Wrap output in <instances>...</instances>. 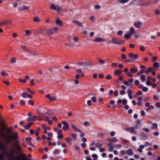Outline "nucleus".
Wrapping results in <instances>:
<instances>
[{
	"mask_svg": "<svg viewBox=\"0 0 160 160\" xmlns=\"http://www.w3.org/2000/svg\"><path fill=\"white\" fill-rule=\"evenodd\" d=\"M144 73H146V71L143 69H142L140 70V72L138 73V75H140L141 74H143Z\"/></svg>",
	"mask_w": 160,
	"mask_h": 160,
	"instance_id": "obj_48",
	"label": "nucleus"
},
{
	"mask_svg": "<svg viewBox=\"0 0 160 160\" xmlns=\"http://www.w3.org/2000/svg\"><path fill=\"white\" fill-rule=\"evenodd\" d=\"M95 146L98 148H99L102 146V144L99 143H96L95 144Z\"/></svg>",
	"mask_w": 160,
	"mask_h": 160,
	"instance_id": "obj_37",
	"label": "nucleus"
},
{
	"mask_svg": "<svg viewBox=\"0 0 160 160\" xmlns=\"http://www.w3.org/2000/svg\"><path fill=\"white\" fill-rule=\"evenodd\" d=\"M62 124L64 125V126H69V124L66 121H62Z\"/></svg>",
	"mask_w": 160,
	"mask_h": 160,
	"instance_id": "obj_46",
	"label": "nucleus"
},
{
	"mask_svg": "<svg viewBox=\"0 0 160 160\" xmlns=\"http://www.w3.org/2000/svg\"><path fill=\"white\" fill-rule=\"evenodd\" d=\"M37 118V117L36 115H33L31 117V119L32 121H34Z\"/></svg>",
	"mask_w": 160,
	"mask_h": 160,
	"instance_id": "obj_42",
	"label": "nucleus"
},
{
	"mask_svg": "<svg viewBox=\"0 0 160 160\" xmlns=\"http://www.w3.org/2000/svg\"><path fill=\"white\" fill-rule=\"evenodd\" d=\"M135 33V28L132 27L129 30V35L130 36H132Z\"/></svg>",
	"mask_w": 160,
	"mask_h": 160,
	"instance_id": "obj_14",
	"label": "nucleus"
},
{
	"mask_svg": "<svg viewBox=\"0 0 160 160\" xmlns=\"http://www.w3.org/2000/svg\"><path fill=\"white\" fill-rule=\"evenodd\" d=\"M21 157H22L23 159L22 160H25V158H27L26 155L23 153H22L21 154L20 156H18L17 157L14 156V157H12V158L11 160H21Z\"/></svg>",
	"mask_w": 160,
	"mask_h": 160,
	"instance_id": "obj_7",
	"label": "nucleus"
},
{
	"mask_svg": "<svg viewBox=\"0 0 160 160\" xmlns=\"http://www.w3.org/2000/svg\"><path fill=\"white\" fill-rule=\"evenodd\" d=\"M28 103L32 106H33L34 105V102L32 100H30L28 102Z\"/></svg>",
	"mask_w": 160,
	"mask_h": 160,
	"instance_id": "obj_51",
	"label": "nucleus"
},
{
	"mask_svg": "<svg viewBox=\"0 0 160 160\" xmlns=\"http://www.w3.org/2000/svg\"><path fill=\"white\" fill-rule=\"evenodd\" d=\"M56 29L55 28H49L46 31V32L48 34H52L56 32Z\"/></svg>",
	"mask_w": 160,
	"mask_h": 160,
	"instance_id": "obj_11",
	"label": "nucleus"
},
{
	"mask_svg": "<svg viewBox=\"0 0 160 160\" xmlns=\"http://www.w3.org/2000/svg\"><path fill=\"white\" fill-rule=\"evenodd\" d=\"M91 100L92 102H96V98L95 97H92Z\"/></svg>",
	"mask_w": 160,
	"mask_h": 160,
	"instance_id": "obj_54",
	"label": "nucleus"
},
{
	"mask_svg": "<svg viewBox=\"0 0 160 160\" xmlns=\"http://www.w3.org/2000/svg\"><path fill=\"white\" fill-rule=\"evenodd\" d=\"M153 99L155 100H158L159 99V98L157 95H154L153 96Z\"/></svg>",
	"mask_w": 160,
	"mask_h": 160,
	"instance_id": "obj_62",
	"label": "nucleus"
},
{
	"mask_svg": "<svg viewBox=\"0 0 160 160\" xmlns=\"http://www.w3.org/2000/svg\"><path fill=\"white\" fill-rule=\"evenodd\" d=\"M50 8L51 9L57 11H60L61 10V7L57 5L55 6L54 4H52L50 5Z\"/></svg>",
	"mask_w": 160,
	"mask_h": 160,
	"instance_id": "obj_8",
	"label": "nucleus"
},
{
	"mask_svg": "<svg viewBox=\"0 0 160 160\" xmlns=\"http://www.w3.org/2000/svg\"><path fill=\"white\" fill-rule=\"evenodd\" d=\"M27 94L25 92H23L21 94L22 97L23 98H26L27 97Z\"/></svg>",
	"mask_w": 160,
	"mask_h": 160,
	"instance_id": "obj_59",
	"label": "nucleus"
},
{
	"mask_svg": "<svg viewBox=\"0 0 160 160\" xmlns=\"http://www.w3.org/2000/svg\"><path fill=\"white\" fill-rule=\"evenodd\" d=\"M16 58H13L11 59L10 62L12 63H14L16 62Z\"/></svg>",
	"mask_w": 160,
	"mask_h": 160,
	"instance_id": "obj_45",
	"label": "nucleus"
},
{
	"mask_svg": "<svg viewBox=\"0 0 160 160\" xmlns=\"http://www.w3.org/2000/svg\"><path fill=\"white\" fill-rule=\"evenodd\" d=\"M22 10H23V11L25 10H27L29 9L30 7L29 6H27L25 5H23L22 6Z\"/></svg>",
	"mask_w": 160,
	"mask_h": 160,
	"instance_id": "obj_38",
	"label": "nucleus"
},
{
	"mask_svg": "<svg viewBox=\"0 0 160 160\" xmlns=\"http://www.w3.org/2000/svg\"><path fill=\"white\" fill-rule=\"evenodd\" d=\"M148 88L147 87H143L142 88V90L144 92H146L148 91Z\"/></svg>",
	"mask_w": 160,
	"mask_h": 160,
	"instance_id": "obj_58",
	"label": "nucleus"
},
{
	"mask_svg": "<svg viewBox=\"0 0 160 160\" xmlns=\"http://www.w3.org/2000/svg\"><path fill=\"white\" fill-rule=\"evenodd\" d=\"M137 100L138 102L136 103V101L135 100H133L132 101V103L133 105H137L139 106H142V98L141 97H139L137 98Z\"/></svg>",
	"mask_w": 160,
	"mask_h": 160,
	"instance_id": "obj_5",
	"label": "nucleus"
},
{
	"mask_svg": "<svg viewBox=\"0 0 160 160\" xmlns=\"http://www.w3.org/2000/svg\"><path fill=\"white\" fill-rule=\"evenodd\" d=\"M5 128L0 129V137L3 139L5 141V144L8 145L11 142L12 140H13L15 142L18 143V133L15 132L13 135L8 134L4 132Z\"/></svg>",
	"mask_w": 160,
	"mask_h": 160,
	"instance_id": "obj_1",
	"label": "nucleus"
},
{
	"mask_svg": "<svg viewBox=\"0 0 160 160\" xmlns=\"http://www.w3.org/2000/svg\"><path fill=\"white\" fill-rule=\"evenodd\" d=\"M139 49L142 51H145V48L143 46H141L139 47Z\"/></svg>",
	"mask_w": 160,
	"mask_h": 160,
	"instance_id": "obj_64",
	"label": "nucleus"
},
{
	"mask_svg": "<svg viewBox=\"0 0 160 160\" xmlns=\"http://www.w3.org/2000/svg\"><path fill=\"white\" fill-rule=\"evenodd\" d=\"M123 71L125 73H127V75L129 77H133V75L132 74L128 72V68H125L123 70Z\"/></svg>",
	"mask_w": 160,
	"mask_h": 160,
	"instance_id": "obj_16",
	"label": "nucleus"
},
{
	"mask_svg": "<svg viewBox=\"0 0 160 160\" xmlns=\"http://www.w3.org/2000/svg\"><path fill=\"white\" fill-rule=\"evenodd\" d=\"M140 136L141 139L142 140H145L147 139L148 138V136L145 133L143 132L140 134Z\"/></svg>",
	"mask_w": 160,
	"mask_h": 160,
	"instance_id": "obj_13",
	"label": "nucleus"
},
{
	"mask_svg": "<svg viewBox=\"0 0 160 160\" xmlns=\"http://www.w3.org/2000/svg\"><path fill=\"white\" fill-rule=\"evenodd\" d=\"M131 36H130L129 34H126L124 35V38L126 39H128L131 38Z\"/></svg>",
	"mask_w": 160,
	"mask_h": 160,
	"instance_id": "obj_44",
	"label": "nucleus"
},
{
	"mask_svg": "<svg viewBox=\"0 0 160 160\" xmlns=\"http://www.w3.org/2000/svg\"><path fill=\"white\" fill-rule=\"evenodd\" d=\"M72 140V138L70 137H68L65 138V140L67 142V143L70 145L72 144V142H70Z\"/></svg>",
	"mask_w": 160,
	"mask_h": 160,
	"instance_id": "obj_22",
	"label": "nucleus"
},
{
	"mask_svg": "<svg viewBox=\"0 0 160 160\" xmlns=\"http://www.w3.org/2000/svg\"><path fill=\"white\" fill-rule=\"evenodd\" d=\"M4 128H5L4 130L5 129H6V131L7 132V134H10L11 133V132H12V130L11 129V128H6L5 127H2L1 128L3 129Z\"/></svg>",
	"mask_w": 160,
	"mask_h": 160,
	"instance_id": "obj_25",
	"label": "nucleus"
},
{
	"mask_svg": "<svg viewBox=\"0 0 160 160\" xmlns=\"http://www.w3.org/2000/svg\"><path fill=\"white\" fill-rule=\"evenodd\" d=\"M133 92V91L130 89H128L127 90V93L128 95L129 94H131Z\"/></svg>",
	"mask_w": 160,
	"mask_h": 160,
	"instance_id": "obj_47",
	"label": "nucleus"
},
{
	"mask_svg": "<svg viewBox=\"0 0 160 160\" xmlns=\"http://www.w3.org/2000/svg\"><path fill=\"white\" fill-rule=\"evenodd\" d=\"M125 91L124 90H121L119 92V93L121 95H123L125 93Z\"/></svg>",
	"mask_w": 160,
	"mask_h": 160,
	"instance_id": "obj_60",
	"label": "nucleus"
},
{
	"mask_svg": "<svg viewBox=\"0 0 160 160\" xmlns=\"http://www.w3.org/2000/svg\"><path fill=\"white\" fill-rule=\"evenodd\" d=\"M127 154H128L129 155H132L133 154V152L132 149H129L128 150H127Z\"/></svg>",
	"mask_w": 160,
	"mask_h": 160,
	"instance_id": "obj_29",
	"label": "nucleus"
},
{
	"mask_svg": "<svg viewBox=\"0 0 160 160\" xmlns=\"http://www.w3.org/2000/svg\"><path fill=\"white\" fill-rule=\"evenodd\" d=\"M118 2L123 4L128 2L129 0H117Z\"/></svg>",
	"mask_w": 160,
	"mask_h": 160,
	"instance_id": "obj_31",
	"label": "nucleus"
},
{
	"mask_svg": "<svg viewBox=\"0 0 160 160\" xmlns=\"http://www.w3.org/2000/svg\"><path fill=\"white\" fill-rule=\"evenodd\" d=\"M107 145L109 146L108 149V151L110 152H112L113 150V145L111 144L110 143H109Z\"/></svg>",
	"mask_w": 160,
	"mask_h": 160,
	"instance_id": "obj_24",
	"label": "nucleus"
},
{
	"mask_svg": "<svg viewBox=\"0 0 160 160\" xmlns=\"http://www.w3.org/2000/svg\"><path fill=\"white\" fill-rule=\"evenodd\" d=\"M56 23L59 26H61L62 24V22L61 20L57 19L56 20Z\"/></svg>",
	"mask_w": 160,
	"mask_h": 160,
	"instance_id": "obj_32",
	"label": "nucleus"
},
{
	"mask_svg": "<svg viewBox=\"0 0 160 160\" xmlns=\"http://www.w3.org/2000/svg\"><path fill=\"white\" fill-rule=\"evenodd\" d=\"M160 67V64L159 62H156L153 64V67L154 68H158Z\"/></svg>",
	"mask_w": 160,
	"mask_h": 160,
	"instance_id": "obj_28",
	"label": "nucleus"
},
{
	"mask_svg": "<svg viewBox=\"0 0 160 160\" xmlns=\"http://www.w3.org/2000/svg\"><path fill=\"white\" fill-rule=\"evenodd\" d=\"M128 56L132 58L131 60L128 59L127 61L128 62H134L135 59L138 58V54H134L132 53H130L128 54Z\"/></svg>",
	"mask_w": 160,
	"mask_h": 160,
	"instance_id": "obj_3",
	"label": "nucleus"
},
{
	"mask_svg": "<svg viewBox=\"0 0 160 160\" xmlns=\"http://www.w3.org/2000/svg\"><path fill=\"white\" fill-rule=\"evenodd\" d=\"M130 73H137L138 71V69L136 66H134L130 69Z\"/></svg>",
	"mask_w": 160,
	"mask_h": 160,
	"instance_id": "obj_12",
	"label": "nucleus"
},
{
	"mask_svg": "<svg viewBox=\"0 0 160 160\" xmlns=\"http://www.w3.org/2000/svg\"><path fill=\"white\" fill-rule=\"evenodd\" d=\"M47 110V108L41 106L39 107V108L37 110L38 112L42 115L45 113Z\"/></svg>",
	"mask_w": 160,
	"mask_h": 160,
	"instance_id": "obj_6",
	"label": "nucleus"
},
{
	"mask_svg": "<svg viewBox=\"0 0 160 160\" xmlns=\"http://www.w3.org/2000/svg\"><path fill=\"white\" fill-rule=\"evenodd\" d=\"M125 130L130 132L131 133L136 134L137 132L134 130V128L133 127H132L130 128H126L125 129Z\"/></svg>",
	"mask_w": 160,
	"mask_h": 160,
	"instance_id": "obj_10",
	"label": "nucleus"
},
{
	"mask_svg": "<svg viewBox=\"0 0 160 160\" xmlns=\"http://www.w3.org/2000/svg\"><path fill=\"white\" fill-rule=\"evenodd\" d=\"M127 100L125 99H124L122 101V102L123 105H126L127 104Z\"/></svg>",
	"mask_w": 160,
	"mask_h": 160,
	"instance_id": "obj_55",
	"label": "nucleus"
},
{
	"mask_svg": "<svg viewBox=\"0 0 160 160\" xmlns=\"http://www.w3.org/2000/svg\"><path fill=\"white\" fill-rule=\"evenodd\" d=\"M33 21L35 22H39V19L37 17H34L33 18Z\"/></svg>",
	"mask_w": 160,
	"mask_h": 160,
	"instance_id": "obj_43",
	"label": "nucleus"
},
{
	"mask_svg": "<svg viewBox=\"0 0 160 160\" xmlns=\"http://www.w3.org/2000/svg\"><path fill=\"white\" fill-rule=\"evenodd\" d=\"M152 70V67H150L148 68L146 70V73L148 74L150 72H151Z\"/></svg>",
	"mask_w": 160,
	"mask_h": 160,
	"instance_id": "obj_34",
	"label": "nucleus"
},
{
	"mask_svg": "<svg viewBox=\"0 0 160 160\" xmlns=\"http://www.w3.org/2000/svg\"><path fill=\"white\" fill-rule=\"evenodd\" d=\"M124 43V42L123 41L115 38H112V40H110L109 42V43L111 44H123Z\"/></svg>",
	"mask_w": 160,
	"mask_h": 160,
	"instance_id": "obj_2",
	"label": "nucleus"
},
{
	"mask_svg": "<svg viewBox=\"0 0 160 160\" xmlns=\"http://www.w3.org/2000/svg\"><path fill=\"white\" fill-rule=\"evenodd\" d=\"M135 84L136 86H139L140 84L139 81L137 80H135Z\"/></svg>",
	"mask_w": 160,
	"mask_h": 160,
	"instance_id": "obj_61",
	"label": "nucleus"
},
{
	"mask_svg": "<svg viewBox=\"0 0 160 160\" xmlns=\"http://www.w3.org/2000/svg\"><path fill=\"white\" fill-rule=\"evenodd\" d=\"M112 77L110 75H108L106 76V78L108 80H110L112 79Z\"/></svg>",
	"mask_w": 160,
	"mask_h": 160,
	"instance_id": "obj_49",
	"label": "nucleus"
},
{
	"mask_svg": "<svg viewBox=\"0 0 160 160\" xmlns=\"http://www.w3.org/2000/svg\"><path fill=\"white\" fill-rule=\"evenodd\" d=\"M16 152L15 150L12 149L10 150L9 152H5L4 155H6L8 158L10 159V160H11L12 158V157L14 156V154Z\"/></svg>",
	"mask_w": 160,
	"mask_h": 160,
	"instance_id": "obj_4",
	"label": "nucleus"
},
{
	"mask_svg": "<svg viewBox=\"0 0 160 160\" xmlns=\"http://www.w3.org/2000/svg\"><path fill=\"white\" fill-rule=\"evenodd\" d=\"M69 129V126L66 125L64 126H63L62 128V129L63 130L65 131H67Z\"/></svg>",
	"mask_w": 160,
	"mask_h": 160,
	"instance_id": "obj_35",
	"label": "nucleus"
},
{
	"mask_svg": "<svg viewBox=\"0 0 160 160\" xmlns=\"http://www.w3.org/2000/svg\"><path fill=\"white\" fill-rule=\"evenodd\" d=\"M134 79L132 78H130L128 81H124L123 83L127 86H131L132 85Z\"/></svg>",
	"mask_w": 160,
	"mask_h": 160,
	"instance_id": "obj_9",
	"label": "nucleus"
},
{
	"mask_svg": "<svg viewBox=\"0 0 160 160\" xmlns=\"http://www.w3.org/2000/svg\"><path fill=\"white\" fill-rule=\"evenodd\" d=\"M77 64L79 65H83L85 66L89 65V64L87 62H78L77 63Z\"/></svg>",
	"mask_w": 160,
	"mask_h": 160,
	"instance_id": "obj_23",
	"label": "nucleus"
},
{
	"mask_svg": "<svg viewBox=\"0 0 160 160\" xmlns=\"http://www.w3.org/2000/svg\"><path fill=\"white\" fill-rule=\"evenodd\" d=\"M104 39L98 37L93 39V41L95 42H102L104 41Z\"/></svg>",
	"mask_w": 160,
	"mask_h": 160,
	"instance_id": "obj_15",
	"label": "nucleus"
},
{
	"mask_svg": "<svg viewBox=\"0 0 160 160\" xmlns=\"http://www.w3.org/2000/svg\"><path fill=\"white\" fill-rule=\"evenodd\" d=\"M18 80L19 82L22 83H26L27 82V80L25 79L22 80L20 78H18Z\"/></svg>",
	"mask_w": 160,
	"mask_h": 160,
	"instance_id": "obj_41",
	"label": "nucleus"
},
{
	"mask_svg": "<svg viewBox=\"0 0 160 160\" xmlns=\"http://www.w3.org/2000/svg\"><path fill=\"white\" fill-rule=\"evenodd\" d=\"M1 75L4 77H6L7 76H8V75L4 71H2L1 72Z\"/></svg>",
	"mask_w": 160,
	"mask_h": 160,
	"instance_id": "obj_40",
	"label": "nucleus"
},
{
	"mask_svg": "<svg viewBox=\"0 0 160 160\" xmlns=\"http://www.w3.org/2000/svg\"><path fill=\"white\" fill-rule=\"evenodd\" d=\"M21 49L23 51L27 52L28 51V49L24 45H21Z\"/></svg>",
	"mask_w": 160,
	"mask_h": 160,
	"instance_id": "obj_27",
	"label": "nucleus"
},
{
	"mask_svg": "<svg viewBox=\"0 0 160 160\" xmlns=\"http://www.w3.org/2000/svg\"><path fill=\"white\" fill-rule=\"evenodd\" d=\"M146 78V76L145 75H142L141 76V79L142 80V81L143 82H144Z\"/></svg>",
	"mask_w": 160,
	"mask_h": 160,
	"instance_id": "obj_39",
	"label": "nucleus"
},
{
	"mask_svg": "<svg viewBox=\"0 0 160 160\" xmlns=\"http://www.w3.org/2000/svg\"><path fill=\"white\" fill-rule=\"evenodd\" d=\"M92 158H93L94 159H97L98 158V155L95 154H93L92 155Z\"/></svg>",
	"mask_w": 160,
	"mask_h": 160,
	"instance_id": "obj_52",
	"label": "nucleus"
},
{
	"mask_svg": "<svg viewBox=\"0 0 160 160\" xmlns=\"http://www.w3.org/2000/svg\"><path fill=\"white\" fill-rule=\"evenodd\" d=\"M122 70L120 69H118V70H115L114 72V74L116 75H118L119 74H120L122 72Z\"/></svg>",
	"mask_w": 160,
	"mask_h": 160,
	"instance_id": "obj_26",
	"label": "nucleus"
},
{
	"mask_svg": "<svg viewBox=\"0 0 160 160\" xmlns=\"http://www.w3.org/2000/svg\"><path fill=\"white\" fill-rule=\"evenodd\" d=\"M33 124V122H29L26 125H25L24 126V128L26 130H28L31 127V125Z\"/></svg>",
	"mask_w": 160,
	"mask_h": 160,
	"instance_id": "obj_18",
	"label": "nucleus"
},
{
	"mask_svg": "<svg viewBox=\"0 0 160 160\" xmlns=\"http://www.w3.org/2000/svg\"><path fill=\"white\" fill-rule=\"evenodd\" d=\"M98 61L99 62V64L101 65L105 63V61L104 60L101 58H99L98 59Z\"/></svg>",
	"mask_w": 160,
	"mask_h": 160,
	"instance_id": "obj_33",
	"label": "nucleus"
},
{
	"mask_svg": "<svg viewBox=\"0 0 160 160\" xmlns=\"http://www.w3.org/2000/svg\"><path fill=\"white\" fill-rule=\"evenodd\" d=\"M56 99V98L55 97L53 96L51 97L50 100L52 101H53L55 100Z\"/></svg>",
	"mask_w": 160,
	"mask_h": 160,
	"instance_id": "obj_57",
	"label": "nucleus"
},
{
	"mask_svg": "<svg viewBox=\"0 0 160 160\" xmlns=\"http://www.w3.org/2000/svg\"><path fill=\"white\" fill-rule=\"evenodd\" d=\"M0 150L2 152L4 155H5L4 153L5 152H7V147L3 146L2 145L0 147Z\"/></svg>",
	"mask_w": 160,
	"mask_h": 160,
	"instance_id": "obj_17",
	"label": "nucleus"
},
{
	"mask_svg": "<svg viewBox=\"0 0 160 160\" xmlns=\"http://www.w3.org/2000/svg\"><path fill=\"white\" fill-rule=\"evenodd\" d=\"M142 23L140 21H138L134 24V26L137 28H139L141 27Z\"/></svg>",
	"mask_w": 160,
	"mask_h": 160,
	"instance_id": "obj_20",
	"label": "nucleus"
},
{
	"mask_svg": "<svg viewBox=\"0 0 160 160\" xmlns=\"http://www.w3.org/2000/svg\"><path fill=\"white\" fill-rule=\"evenodd\" d=\"M139 148L138 149V151L139 152H142V149L145 148V146L143 145H141L139 146Z\"/></svg>",
	"mask_w": 160,
	"mask_h": 160,
	"instance_id": "obj_30",
	"label": "nucleus"
},
{
	"mask_svg": "<svg viewBox=\"0 0 160 160\" xmlns=\"http://www.w3.org/2000/svg\"><path fill=\"white\" fill-rule=\"evenodd\" d=\"M8 23H10L11 22H9L8 21L6 20L4 22H0V26H2L3 25L7 24Z\"/></svg>",
	"mask_w": 160,
	"mask_h": 160,
	"instance_id": "obj_36",
	"label": "nucleus"
},
{
	"mask_svg": "<svg viewBox=\"0 0 160 160\" xmlns=\"http://www.w3.org/2000/svg\"><path fill=\"white\" fill-rule=\"evenodd\" d=\"M120 152L121 153V154L123 155H124L127 154V150H121L120 151Z\"/></svg>",
	"mask_w": 160,
	"mask_h": 160,
	"instance_id": "obj_50",
	"label": "nucleus"
},
{
	"mask_svg": "<svg viewBox=\"0 0 160 160\" xmlns=\"http://www.w3.org/2000/svg\"><path fill=\"white\" fill-rule=\"evenodd\" d=\"M25 102L23 100H21L19 102V104L20 105H23L25 104Z\"/></svg>",
	"mask_w": 160,
	"mask_h": 160,
	"instance_id": "obj_56",
	"label": "nucleus"
},
{
	"mask_svg": "<svg viewBox=\"0 0 160 160\" xmlns=\"http://www.w3.org/2000/svg\"><path fill=\"white\" fill-rule=\"evenodd\" d=\"M89 125V123L88 122L85 121L83 125L85 127H87Z\"/></svg>",
	"mask_w": 160,
	"mask_h": 160,
	"instance_id": "obj_63",
	"label": "nucleus"
},
{
	"mask_svg": "<svg viewBox=\"0 0 160 160\" xmlns=\"http://www.w3.org/2000/svg\"><path fill=\"white\" fill-rule=\"evenodd\" d=\"M15 146L16 147L17 151L19 152H21L22 151V149L21 147L18 144H15Z\"/></svg>",
	"mask_w": 160,
	"mask_h": 160,
	"instance_id": "obj_19",
	"label": "nucleus"
},
{
	"mask_svg": "<svg viewBox=\"0 0 160 160\" xmlns=\"http://www.w3.org/2000/svg\"><path fill=\"white\" fill-rule=\"evenodd\" d=\"M63 135L62 134L60 135H58L57 138L58 139H61L63 138Z\"/></svg>",
	"mask_w": 160,
	"mask_h": 160,
	"instance_id": "obj_53",
	"label": "nucleus"
},
{
	"mask_svg": "<svg viewBox=\"0 0 160 160\" xmlns=\"http://www.w3.org/2000/svg\"><path fill=\"white\" fill-rule=\"evenodd\" d=\"M73 22L74 23L77 24L79 27H83V25H82V23L81 22H80L78 21H77V20L73 21Z\"/></svg>",
	"mask_w": 160,
	"mask_h": 160,
	"instance_id": "obj_21",
	"label": "nucleus"
}]
</instances>
